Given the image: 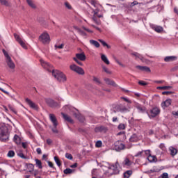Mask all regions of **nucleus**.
I'll use <instances>...</instances> for the list:
<instances>
[{
    "label": "nucleus",
    "instance_id": "obj_44",
    "mask_svg": "<svg viewBox=\"0 0 178 178\" xmlns=\"http://www.w3.org/2000/svg\"><path fill=\"white\" fill-rule=\"evenodd\" d=\"M143 72H147V73H151V69L149 67L143 66L142 70Z\"/></svg>",
    "mask_w": 178,
    "mask_h": 178
},
{
    "label": "nucleus",
    "instance_id": "obj_17",
    "mask_svg": "<svg viewBox=\"0 0 178 178\" xmlns=\"http://www.w3.org/2000/svg\"><path fill=\"white\" fill-rule=\"evenodd\" d=\"M168 151H170V154L171 156H176V155H177V149L173 146H170L168 149Z\"/></svg>",
    "mask_w": 178,
    "mask_h": 178
},
{
    "label": "nucleus",
    "instance_id": "obj_49",
    "mask_svg": "<svg viewBox=\"0 0 178 178\" xmlns=\"http://www.w3.org/2000/svg\"><path fill=\"white\" fill-rule=\"evenodd\" d=\"M65 158H67V159H70V161H72V159H73V156L71 154L66 153Z\"/></svg>",
    "mask_w": 178,
    "mask_h": 178
},
{
    "label": "nucleus",
    "instance_id": "obj_52",
    "mask_svg": "<svg viewBox=\"0 0 178 178\" xmlns=\"http://www.w3.org/2000/svg\"><path fill=\"white\" fill-rule=\"evenodd\" d=\"M18 156L22 158V159H27V156H24V154H23V152L18 153Z\"/></svg>",
    "mask_w": 178,
    "mask_h": 178
},
{
    "label": "nucleus",
    "instance_id": "obj_62",
    "mask_svg": "<svg viewBox=\"0 0 178 178\" xmlns=\"http://www.w3.org/2000/svg\"><path fill=\"white\" fill-rule=\"evenodd\" d=\"M47 163H48L49 168H52V169H55V167H54V163H52V162L47 161Z\"/></svg>",
    "mask_w": 178,
    "mask_h": 178
},
{
    "label": "nucleus",
    "instance_id": "obj_29",
    "mask_svg": "<svg viewBox=\"0 0 178 178\" xmlns=\"http://www.w3.org/2000/svg\"><path fill=\"white\" fill-rule=\"evenodd\" d=\"M90 44H91V45H93L96 48H99V47H100L99 42H98L97 41L94 40H90Z\"/></svg>",
    "mask_w": 178,
    "mask_h": 178
},
{
    "label": "nucleus",
    "instance_id": "obj_14",
    "mask_svg": "<svg viewBox=\"0 0 178 178\" xmlns=\"http://www.w3.org/2000/svg\"><path fill=\"white\" fill-rule=\"evenodd\" d=\"M49 119L51 122L53 123L54 127H56L58 126V120L54 114H49Z\"/></svg>",
    "mask_w": 178,
    "mask_h": 178
},
{
    "label": "nucleus",
    "instance_id": "obj_27",
    "mask_svg": "<svg viewBox=\"0 0 178 178\" xmlns=\"http://www.w3.org/2000/svg\"><path fill=\"white\" fill-rule=\"evenodd\" d=\"M35 165L38 168V169H42V162H41V160L38 159H35Z\"/></svg>",
    "mask_w": 178,
    "mask_h": 178
},
{
    "label": "nucleus",
    "instance_id": "obj_12",
    "mask_svg": "<svg viewBox=\"0 0 178 178\" xmlns=\"http://www.w3.org/2000/svg\"><path fill=\"white\" fill-rule=\"evenodd\" d=\"M104 81H105L106 84H108V86L118 87V84H116V83L113 80H111L109 78H104Z\"/></svg>",
    "mask_w": 178,
    "mask_h": 178
},
{
    "label": "nucleus",
    "instance_id": "obj_45",
    "mask_svg": "<svg viewBox=\"0 0 178 178\" xmlns=\"http://www.w3.org/2000/svg\"><path fill=\"white\" fill-rule=\"evenodd\" d=\"M95 147H97V148H101V147H102V141L97 140L95 143Z\"/></svg>",
    "mask_w": 178,
    "mask_h": 178
},
{
    "label": "nucleus",
    "instance_id": "obj_34",
    "mask_svg": "<svg viewBox=\"0 0 178 178\" xmlns=\"http://www.w3.org/2000/svg\"><path fill=\"white\" fill-rule=\"evenodd\" d=\"M90 3L91 5L95 6V8H98V6H101L99 3H98V1L97 0H90Z\"/></svg>",
    "mask_w": 178,
    "mask_h": 178
},
{
    "label": "nucleus",
    "instance_id": "obj_35",
    "mask_svg": "<svg viewBox=\"0 0 178 178\" xmlns=\"http://www.w3.org/2000/svg\"><path fill=\"white\" fill-rule=\"evenodd\" d=\"M131 55L133 56H135L136 59H137V58L138 59H140V60H143V59H144V57H143V56L138 53H132Z\"/></svg>",
    "mask_w": 178,
    "mask_h": 178
},
{
    "label": "nucleus",
    "instance_id": "obj_60",
    "mask_svg": "<svg viewBox=\"0 0 178 178\" xmlns=\"http://www.w3.org/2000/svg\"><path fill=\"white\" fill-rule=\"evenodd\" d=\"M8 108L10 110H11L12 112H13L14 113H17V112H16V110H15V108H13L12 106L8 105Z\"/></svg>",
    "mask_w": 178,
    "mask_h": 178
},
{
    "label": "nucleus",
    "instance_id": "obj_10",
    "mask_svg": "<svg viewBox=\"0 0 178 178\" xmlns=\"http://www.w3.org/2000/svg\"><path fill=\"white\" fill-rule=\"evenodd\" d=\"M135 108H137L138 112H139V113H145V112H147V108H145V106L140 104H136Z\"/></svg>",
    "mask_w": 178,
    "mask_h": 178
},
{
    "label": "nucleus",
    "instance_id": "obj_23",
    "mask_svg": "<svg viewBox=\"0 0 178 178\" xmlns=\"http://www.w3.org/2000/svg\"><path fill=\"white\" fill-rule=\"evenodd\" d=\"M61 115H62L63 119H65V120H66L67 122H69L70 123H73V120H72V118H70V116H69L63 113H61Z\"/></svg>",
    "mask_w": 178,
    "mask_h": 178
},
{
    "label": "nucleus",
    "instance_id": "obj_8",
    "mask_svg": "<svg viewBox=\"0 0 178 178\" xmlns=\"http://www.w3.org/2000/svg\"><path fill=\"white\" fill-rule=\"evenodd\" d=\"M14 37L16 40V41H17V42H19V44L21 45V47H22V48H24V49H26L27 48V46H26V43H24V42H23V40H22V38H20V36L16 33H14Z\"/></svg>",
    "mask_w": 178,
    "mask_h": 178
},
{
    "label": "nucleus",
    "instance_id": "obj_40",
    "mask_svg": "<svg viewBox=\"0 0 178 178\" xmlns=\"http://www.w3.org/2000/svg\"><path fill=\"white\" fill-rule=\"evenodd\" d=\"M63 173L65 175H72V173H73V170L70 168H66L65 170H64Z\"/></svg>",
    "mask_w": 178,
    "mask_h": 178
},
{
    "label": "nucleus",
    "instance_id": "obj_33",
    "mask_svg": "<svg viewBox=\"0 0 178 178\" xmlns=\"http://www.w3.org/2000/svg\"><path fill=\"white\" fill-rule=\"evenodd\" d=\"M26 2L28 5L31 8H32V9H35L37 8V6H35V4H34V3L33 2V0H26Z\"/></svg>",
    "mask_w": 178,
    "mask_h": 178
},
{
    "label": "nucleus",
    "instance_id": "obj_43",
    "mask_svg": "<svg viewBox=\"0 0 178 178\" xmlns=\"http://www.w3.org/2000/svg\"><path fill=\"white\" fill-rule=\"evenodd\" d=\"M76 30H77L78 33H79V34H81V35H83V37L87 35V33H86V32H84V31H82L81 29H79V28H75Z\"/></svg>",
    "mask_w": 178,
    "mask_h": 178
},
{
    "label": "nucleus",
    "instance_id": "obj_1",
    "mask_svg": "<svg viewBox=\"0 0 178 178\" xmlns=\"http://www.w3.org/2000/svg\"><path fill=\"white\" fill-rule=\"evenodd\" d=\"M9 140V129L4 124L0 126V140L5 142Z\"/></svg>",
    "mask_w": 178,
    "mask_h": 178
},
{
    "label": "nucleus",
    "instance_id": "obj_38",
    "mask_svg": "<svg viewBox=\"0 0 178 178\" xmlns=\"http://www.w3.org/2000/svg\"><path fill=\"white\" fill-rule=\"evenodd\" d=\"M98 41L99 42H101V44L103 45V47H106L108 48V49H111V47L109 46V44H108L105 41L99 39Z\"/></svg>",
    "mask_w": 178,
    "mask_h": 178
},
{
    "label": "nucleus",
    "instance_id": "obj_2",
    "mask_svg": "<svg viewBox=\"0 0 178 178\" xmlns=\"http://www.w3.org/2000/svg\"><path fill=\"white\" fill-rule=\"evenodd\" d=\"M52 76H54V79H57V81H66V75L60 71L52 70Z\"/></svg>",
    "mask_w": 178,
    "mask_h": 178
},
{
    "label": "nucleus",
    "instance_id": "obj_21",
    "mask_svg": "<svg viewBox=\"0 0 178 178\" xmlns=\"http://www.w3.org/2000/svg\"><path fill=\"white\" fill-rule=\"evenodd\" d=\"M99 12V9H95V10H93V13H94V15L92 17V20L93 22H95V23H96V24H99V22H98V19H97V17H96V15Z\"/></svg>",
    "mask_w": 178,
    "mask_h": 178
},
{
    "label": "nucleus",
    "instance_id": "obj_26",
    "mask_svg": "<svg viewBox=\"0 0 178 178\" xmlns=\"http://www.w3.org/2000/svg\"><path fill=\"white\" fill-rule=\"evenodd\" d=\"M118 111L121 113L129 112V108L124 106H119Z\"/></svg>",
    "mask_w": 178,
    "mask_h": 178
},
{
    "label": "nucleus",
    "instance_id": "obj_57",
    "mask_svg": "<svg viewBox=\"0 0 178 178\" xmlns=\"http://www.w3.org/2000/svg\"><path fill=\"white\" fill-rule=\"evenodd\" d=\"M170 94H173L172 91H164L162 92L163 95H170Z\"/></svg>",
    "mask_w": 178,
    "mask_h": 178
},
{
    "label": "nucleus",
    "instance_id": "obj_30",
    "mask_svg": "<svg viewBox=\"0 0 178 178\" xmlns=\"http://www.w3.org/2000/svg\"><path fill=\"white\" fill-rule=\"evenodd\" d=\"M122 163L125 166H131V164L133 163L131 162V161H130V159H129V158H126Z\"/></svg>",
    "mask_w": 178,
    "mask_h": 178
},
{
    "label": "nucleus",
    "instance_id": "obj_37",
    "mask_svg": "<svg viewBox=\"0 0 178 178\" xmlns=\"http://www.w3.org/2000/svg\"><path fill=\"white\" fill-rule=\"evenodd\" d=\"M133 172L131 170H128L124 173V178H129L131 176Z\"/></svg>",
    "mask_w": 178,
    "mask_h": 178
},
{
    "label": "nucleus",
    "instance_id": "obj_9",
    "mask_svg": "<svg viewBox=\"0 0 178 178\" xmlns=\"http://www.w3.org/2000/svg\"><path fill=\"white\" fill-rule=\"evenodd\" d=\"M150 113L149 118H156L161 113V110L158 107H154L150 111Z\"/></svg>",
    "mask_w": 178,
    "mask_h": 178
},
{
    "label": "nucleus",
    "instance_id": "obj_64",
    "mask_svg": "<svg viewBox=\"0 0 178 178\" xmlns=\"http://www.w3.org/2000/svg\"><path fill=\"white\" fill-rule=\"evenodd\" d=\"M177 70H178V65L171 69V72H177Z\"/></svg>",
    "mask_w": 178,
    "mask_h": 178
},
{
    "label": "nucleus",
    "instance_id": "obj_13",
    "mask_svg": "<svg viewBox=\"0 0 178 178\" xmlns=\"http://www.w3.org/2000/svg\"><path fill=\"white\" fill-rule=\"evenodd\" d=\"M26 102L28 104V105H29V106L31 108H32V109H35V110L38 109V106H37V104H35V103L33 102V101L30 100V99L26 98Z\"/></svg>",
    "mask_w": 178,
    "mask_h": 178
},
{
    "label": "nucleus",
    "instance_id": "obj_59",
    "mask_svg": "<svg viewBox=\"0 0 178 178\" xmlns=\"http://www.w3.org/2000/svg\"><path fill=\"white\" fill-rule=\"evenodd\" d=\"M143 152H144L145 154L147 155V156H149V155H151V150H149V149L145 150V151H143Z\"/></svg>",
    "mask_w": 178,
    "mask_h": 178
},
{
    "label": "nucleus",
    "instance_id": "obj_63",
    "mask_svg": "<svg viewBox=\"0 0 178 178\" xmlns=\"http://www.w3.org/2000/svg\"><path fill=\"white\" fill-rule=\"evenodd\" d=\"M18 140H19V136L15 135L14 136V141L17 143Z\"/></svg>",
    "mask_w": 178,
    "mask_h": 178
},
{
    "label": "nucleus",
    "instance_id": "obj_56",
    "mask_svg": "<svg viewBox=\"0 0 178 178\" xmlns=\"http://www.w3.org/2000/svg\"><path fill=\"white\" fill-rule=\"evenodd\" d=\"M159 148H161V149H162V151L166 150V147H165V144H163V143L160 144Z\"/></svg>",
    "mask_w": 178,
    "mask_h": 178
},
{
    "label": "nucleus",
    "instance_id": "obj_7",
    "mask_svg": "<svg viewBox=\"0 0 178 178\" xmlns=\"http://www.w3.org/2000/svg\"><path fill=\"white\" fill-rule=\"evenodd\" d=\"M44 101L51 108H58V106H59V104L51 98H46L44 99Z\"/></svg>",
    "mask_w": 178,
    "mask_h": 178
},
{
    "label": "nucleus",
    "instance_id": "obj_53",
    "mask_svg": "<svg viewBox=\"0 0 178 178\" xmlns=\"http://www.w3.org/2000/svg\"><path fill=\"white\" fill-rule=\"evenodd\" d=\"M138 84L140 86H147L148 83L144 81H138Z\"/></svg>",
    "mask_w": 178,
    "mask_h": 178
},
{
    "label": "nucleus",
    "instance_id": "obj_19",
    "mask_svg": "<svg viewBox=\"0 0 178 178\" xmlns=\"http://www.w3.org/2000/svg\"><path fill=\"white\" fill-rule=\"evenodd\" d=\"M74 116H75V118H76V119H78L81 123H84L86 118L81 114L74 113Z\"/></svg>",
    "mask_w": 178,
    "mask_h": 178
},
{
    "label": "nucleus",
    "instance_id": "obj_25",
    "mask_svg": "<svg viewBox=\"0 0 178 178\" xmlns=\"http://www.w3.org/2000/svg\"><path fill=\"white\" fill-rule=\"evenodd\" d=\"M101 59L103 60L106 65H109L111 63L109 62V60H108V57L105 54H102L101 55Z\"/></svg>",
    "mask_w": 178,
    "mask_h": 178
},
{
    "label": "nucleus",
    "instance_id": "obj_58",
    "mask_svg": "<svg viewBox=\"0 0 178 178\" xmlns=\"http://www.w3.org/2000/svg\"><path fill=\"white\" fill-rule=\"evenodd\" d=\"M63 47H65L64 44H61L60 45H55V48H58V49H63Z\"/></svg>",
    "mask_w": 178,
    "mask_h": 178
},
{
    "label": "nucleus",
    "instance_id": "obj_47",
    "mask_svg": "<svg viewBox=\"0 0 178 178\" xmlns=\"http://www.w3.org/2000/svg\"><path fill=\"white\" fill-rule=\"evenodd\" d=\"M73 60L78 64L79 65V66H83V63H81V61H80V60L77 59V58L74 57Z\"/></svg>",
    "mask_w": 178,
    "mask_h": 178
},
{
    "label": "nucleus",
    "instance_id": "obj_42",
    "mask_svg": "<svg viewBox=\"0 0 178 178\" xmlns=\"http://www.w3.org/2000/svg\"><path fill=\"white\" fill-rule=\"evenodd\" d=\"M7 156L8 158H13V156H15V151H13V150L8 151V152L7 154Z\"/></svg>",
    "mask_w": 178,
    "mask_h": 178
},
{
    "label": "nucleus",
    "instance_id": "obj_28",
    "mask_svg": "<svg viewBox=\"0 0 178 178\" xmlns=\"http://www.w3.org/2000/svg\"><path fill=\"white\" fill-rule=\"evenodd\" d=\"M152 29L156 33H162V31H163V28H162L161 26H154L152 27Z\"/></svg>",
    "mask_w": 178,
    "mask_h": 178
},
{
    "label": "nucleus",
    "instance_id": "obj_46",
    "mask_svg": "<svg viewBox=\"0 0 178 178\" xmlns=\"http://www.w3.org/2000/svg\"><path fill=\"white\" fill-rule=\"evenodd\" d=\"M143 154H144V150H142V151H140V152H138V153H136V154H135V157L136 158H138V157H140V156H143Z\"/></svg>",
    "mask_w": 178,
    "mask_h": 178
},
{
    "label": "nucleus",
    "instance_id": "obj_22",
    "mask_svg": "<svg viewBox=\"0 0 178 178\" xmlns=\"http://www.w3.org/2000/svg\"><path fill=\"white\" fill-rule=\"evenodd\" d=\"M75 58L79 60L84 61L86 60V54L84 53L76 54Z\"/></svg>",
    "mask_w": 178,
    "mask_h": 178
},
{
    "label": "nucleus",
    "instance_id": "obj_51",
    "mask_svg": "<svg viewBox=\"0 0 178 178\" xmlns=\"http://www.w3.org/2000/svg\"><path fill=\"white\" fill-rule=\"evenodd\" d=\"M93 81H95V83H97V84H102V83L101 82V81H99V79L97 78L96 76L93 77Z\"/></svg>",
    "mask_w": 178,
    "mask_h": 178
},
{
    "label": "nucleus",
    "instance_id": "obj_36",
    "mask_svg": "<svg viewBox=\"0 0 178 178\" xmlns=\"http://www.w3.org/2000/svg\"><path fill=\"white\" fill-rule=\"evenodd\" d=\"M171 88H173L172 86H158L156 88L157 90H171Z\"/></svg>",
    "mask_w": 178,
    "mask_h": 178
},
{
    "label": "nucleus",
    "instance_id": "obj_39",
    "mask_svg": "<svg viewBox=\"0 0 178 178\" xmlns=\"http://www.w3.org/2000/svg\"><path fill=\"white\" fill-rule=\"evenodd\" d=\"M102 67L104 72H105V73H106L107 74H112V72L111 70H109V69L106 67L105 65H102Z\"/></svg>",
    "mask_w": 178,
    "mask_h": 178
},
{
    "label": "nucleus",
    "instance_id": "obj_54",
    "mask_svg": "<svg viewBox=\"0 0 178 178\" xmlns=\"http://www.w3.org/2000/svg\"><path fill=\"white\" fill-rule=\"evenodd\" d=\"M118 129L120 130H124L126 129V126L124 124H120L118 126Z\"/></svg>",
    "mask_w": 178,
    "mask_h": 178
},
{
    "label": "nucleus",
    "instance_id": "obj_24",
    "mask_svg": "<svg viewBox=\"0 0 178 178\" xmlns=\"http://www.w3.org/2000/svg\"><path fill=\"white\" fill-rule=\"evenodd\" d=\"M129 141L131 143H136V141H138V136H137V134H134L129 138Z\"/></svg>",
    "mask_w": 178,
    "mask_h": 178
},
{
    "label": "nucleus",
    "instance_id": "obj_16",
    "mask_svg": "<svg viewBox=\"0 0 178 178\" xmlns=\"http://www.w3.org/2000/svg\"><path fill=\"white\" fill-rule=\"evenodd\" d=\"M170 105H172V100L170 99H167L164 102L161 103V106L163 109L170 106Z\"/></svg>",
    "mask_w": 178,
    "mask_h": 178
},
{
    "label": "nucleus",
    "instance_id": "obj_4",
    "mask_svg": "<svg viewBox=\"0 0 178 178\" xmlns=\"http://www.w3.org/2000/svg\"><path fill=\"white\" fill-rule=\"evenodd\" d=\"M39 41H40V42L42 44H49V42H51V38L49 37V34H48L47 32L42 33L39 36Z\"/></svg>",
    "mask_w": 178,
    "mask_h": 178
},
{
    "label": "nucleus",
    "instance_id": "obj_41",
    "mask_svg": "<svg viewBox=\"0 0 178 178\" xmlns=\"http://www.w3.org/2000/svg\"><path fill=\"white\" fill-rule=\"evenodd\" d=\"M54 161L57 166L60 167L62 165V163H60V160H59V158H58V156H54Z\"/></svg>",
    "mask_w": 178,
    "mask_h": 178
},
{
    "label": "nucleus",
    "instance_id": "obj_3",
    "mask_svg": "<svg viewBox=\"0 0 178 178\" xmlns=\"http://www.w3.org/2000/svg\"><path fill=\"white\" fill-rule=\"evenodd\" d=\"M120 166L119 162L118 161H116L114 165L109 166L107 172L110 176H112L113 175H119V172H120L119 170Z\"/></svg>",
    "mask_w": 178,
    "mask_h": 178
},
{
    "label": "nucleus",
    "instance_id": "obj_61",
    "mask_svg": "<svg viewBox=\"0 0 178 178\" xmlns=\"http://www.w3.org/2000/svg\"><path fill=\"white\" fill-rule=\"evenodd\" d=\"M65 6L67 9H72V6H70V3H69L68 2H65Z\"/></svg>",
    "mask_w": 178,
    "mask_h": 178
},
{
    "label": "nucleus",
    "instance_id": "obj_20",
    "mask_svg": "<svg viewBox=\"0 0 178 178\" xmlns=\"http://www.w3.org/2000/svg\"><path fill=\"white\" fill-rule=\"evenodd\" d=\"M40 63L44 69H47V70H49V67H51V65H49V63L45 62L42 59H40Z\"/></svg>",
    "mask_w": 178,
    "mask_h": 178
},
{
    "label": "nucleus",
    "instance_id": "obj_11",
    "mask_svg": "<svg viewBox=\"0 0 178 178\" xmlns=\"http://www.w3.org/2000/svg\"><path fill=\"white\" fill-rule=\"evenodd\" d=\"M95 133H106L108 128L104 126H99L95 128Z\"/></svg>",
    "mask_w": 178,
    "mask_h": 178
},
{
    "label": "nucleus",
    "instance_id": "obj_6",
    "mask_svg": "<svg viewBox=\"0 0 178 178\" xmlns=\"http://www.w3.org/2000/svg\"><path fill=\"white\" fill-rule=\"evenodd\" d=\"M70 68L73 72L78 73V74H84V70L83 68L76 65L75 64H72L70 66Z\"/></svg>",
    "mask_w": 178,
    "mask_h": 178
},
{
    "label": "nucleus",
    "instance_id": "obj_5",
    "mask_svg": "<svg viewBox=\"0 0 178 178\" xmlns=\"http://www.w3.org/2000/svg\"><path fill=\"white\" fill-rule=\"evenodd\" d=\"M113 148L115 151L120 152V151H123V149L126 148V146L124 145V144H123V142H122V140H118L115 142Z\"/></svg>",
    "mask_w": 178,
    "mask_h": 178
},
{
    "label": "nucleus",
    "instance_id": "obj_55",
    "mask_svg": "<svg viewBox=\"0 0 178 178\" xmlns=\"http://www.w3.org/2000/svg\"><path fill=\"white\" fill-rule=\"evenodd\" d=\"M161 178H169V174L168 172L163 173L161 177Z\"/></svg>",
    "mask_w": 178,
    "mask_h": 178
},
{
    "label": "nucleus",
    "instance_id": "obj_32",
    "mask_svg": "<svg viewBox=\"0 0 178 178\" xmlns=\"http://www.w3.org/2000/svg\"><path fill=\"white\" fill-rule=\"evenodd\" d=\"M0 3L3 6H10V3L8 0H0Z\"/></svg>",
    "mask_w": 178,
    "mask_h": 178
},
{
    "label": "nucleus",
    "instance_id": "obj_15",
    "mask_svg": "<svg viewBox=\"0 0 178 178\" xmlns=\"http://www.w3.org/2000/svg\"><path fill=\"white\" fill-rule=\"evenodd\" d=\"M6 62L7 63V66H8L10 69H15V67H16V65H15V63H13V60H12L11 58L6 59Z\"/></svg>",
    "mask_w": 178,
    "mask_h": 178
},
{
    "label": "nucleus",
    "instance_id": "obj_31",
    "mask_svg": "<svg viewBox=\"0 0 178 178\" xmlns=\"http://www.w3.org/2000/svg\"><path fill=\"white\" fill-rule=\"evenodd\" d=\"M147 161H149V162H156V156L149 154L147 156Z\"/></svg>",
    "mask_w": 178,
    "mask_h": 178
},
{
    "label": "nucleus",
    "instance_id": "obj_18",
    "mask_svg": "<svg viewBox=\"0 0 178 178\" xmlns=\"http://www.w3.org/2000/svg\"><path fill=\"white\" fill-rule=\"evenodd\" d=\"M164 60L165 62H173L174 60H177V56H166L165 57Z\"/></svg>",
    "mask_w": 178,
    "mask_h": 178
},
{
    "label": "nucleus",
    "instance_id": "obj_48",
    "mask_svg": "<svg viewBox=\"0 0 178 178\" xmlns=\"http://www.w3.org/2000/svg\"><path fill=\"white\" fill-rule=\"evenodd\" d=\"M28 169L29 170V172H33L34 170V165L31 163L28 164Z\"/></svg>",
    "mask_w": 178,
    "mask_h": 178
},
{
    "label": "nucleus",
    "instance_id": "obj_50",
    "mask_svg": "<svg viewBox=\"0 0 178 178\" xmlns=\"http://www.w3.org/2000/svg\"><path fill=\"white\" fill-rule=\"evenodd\" d=\"M2 51L6 59L10 58V56H9V54L5 51V49H3Z\"/></svg>",
    "mask_w": 178,
    "mask_h": 178
}]
</instances>
